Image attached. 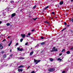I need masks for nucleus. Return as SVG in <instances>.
<instances>
[{"instance_id":"f257e3e1","label":"nucleus","mask_w":73,"mask_h":73,"mask_svg":"<svg viewBox=\"0 0 73 73\" xmlns=\"http://www.w3.org/2000/svg\"><path fill=\"white\" fill-rule=\"evenodd\" d=\"M55 70V68H50L49 69H48V72H53Z\"/></svg>"},{"instance_id":"f03ea898","label":"nucleus","mask_w":73,"mask_h":73,"mask_svg":"<svg viewBox=\"0 0 73 73\" xmlns=\"http://www.w3.org/2000/svg\"><path fill=\"white\" fill-rule=\"evenodd\" d=\"M56 47H53V48H52V50L51 51V52H57V51H58V50L57 49H56Z\"/></svg>"},{"instance_id":"7ed1b4c3","label":"nucleus","mask_w":73,"mask_h":73,"mask_svg":"<svg viewBox=\"0 0 73 73\" xmlns=\"http://www.w3.org/2000/svg\"><path fill=\"white\" fill-rule=\"evenodd\" d=\"M41 61L40 60H37L35 59H34V62H36V64H37L38 62H40Z\"/></svg>"},{"instance_id":"20e7f679","label":"nucleus","mask_w":73,"mask_h":73,"mask_svg":"<svg viewBox=\"0 0 73 73\" xmlns=\"http://www.w3.org/2000/svg\"><path fill=\"white\" fill-rule=\"evenodd\" d=\"M17 50H19V51H20L21 52L22 51H23L24 50V49H23L22 48H20L19 47H18L17 48Z\"/></svg>"},{"instance_id":"39448f33","label":"nucleus","mask_w":73,"mask_h":73,"mask_svg":"<svg viewBox=\"0 0 73 73\" xmlns=\"http://www.w3.org/2000/svg\"><path fill=\"white\" fill-rule=\"evenodd\" d=\"M3 49V43L0 44V49Z\"/></svg>"},{"instance_id":"423d86ee","label":"nucleus","mask_w":73,"mask_h":73,"mask_svg":"<svg viewBox=\"0 0 73 73\" xmlns=\"http://www.w3.org/2000/svg\"><path fill=\"white\" fill-rule=\"evenodd\" d=\"M21 36H22V38H25V34H21Z\"/></svg>"},{"instance_id":"0eeeda50","label":"nucleus","mask_w":73,"mask_h":73,"mask_svg":"<svg viewBox=\"0 0 73 73\" xmlns=\"http://www.w3.org/2000/svg\"><path fill=\"white\" fill-rule=\"evenodd\" d=\"M24 67V66L23 65H20L18 67V68H23Z\"/></svg>"},{"instance_id":"6e6552de","label":"nucleus","mask_w":73,"mask_h":73,"mask_svg":"<svg viewBox=\"0 0 73 73\" xmlns=\"http://www.w3.org/2000/svg\"><path fill=\"white\" fill-rule=\"evenodd\" d=\"M18 72H23V70L22 69H18Z\"/></svg>"},{"instance_id":"1a4fd4ad","label":"nucleus","mask_w":73,"mask_h":73,"mask_svg":"<svg viewBox=\"0 0 73 73\" xmlns=\"http://www.w3.org/2000/svg\"><path fill=\"white\" fill-rule=\"evenodd\" d=\"M16 15V13H14L12 14L11 15V17H14V16H15V15Z\"/></svg>"},{"instance_id":"9d476101","label":"nucleus","mask_w":73,"mask_h":73,"mask_svg":"<svg viewBox=\"0 0 73 73\" xmlns=\"http://www.w3.org/2000/svg\"><path fill=\"white\" fill-rule=\"evenodd\" d=\"M45 42H42V43H40V45H44L45 44Z\"/></svg>"},{"instance_id":"9b49d317","label":"nucleus","mask_w":73,"mask_h":73,"mask_svg":"<svg viewBox=\"0 0 73 73\" xmlns=\"http://www.w3.org/2000/svg\"><path fill=\"white\" fill-rule=\"evenodd\" d=\"M60 5H62L63 4H64V2L63 1H61L60 2Z\"/></svg>"},{"instance_id":"f8f14e48","label":"nucleus","mask_w":73,"mask_h":73,"mask_svg":"<svg viewBox=\"0 0 73 73\" xmlns=\"http://www.w3.org/2000/svg\"><path fill=\"white\" fill-rule=\"evenodd\" d=\"M37 18H33V19H31V20H32V21H33V20H37Z\"/></svg>"},{"instance_id":"ddd939ff","label":"nucleus","mask_w":73,"mask_h":73,"mask_svg":"<svg viewBox=\"0 0 73 73\" xmlns=\"http://www.w3.org/2000/svg\"><path fill=\"white\" fill-rule=\"evenodd\" d=\"M34 52L33 51H32L30 53V55H32V54H33V53H34Z\"/></svg>"},{"instance_id":"4468645a","label":"nucleus","mask_w":73,"mask_h":73,"mask_svg":"<svg viewBox=\"0 0 73 73\" xmlns=\"http://www.w3.org/2000/svg\"><path fill=\"white\" fill-rule=\"evenodd\" d=\"M44 23H47V24H50V22H48L47 21H44Z\"/></svg>"},{"instance_id":"2eb2a0df","label":"nucleus","mask_w":73,"mask_h":73,"mask_svg":"<svg viewBox=\"0 0 73 73\" xmlns=\"http://www.w3.org/2000/svg\"><path fill=\"white\" fill-rule=\"evenodd\" d=\"M4 58H5L7 57V55L6 54H5L3 56Z\"/></svg>"},{"instance_id":"dca6fc26","label":"nucleus","mask_w":73,"mask_h":73,"mask_svg":"<svg viewBox=\"0 0 73 73\" xmlns=\"http://www.w3.org/2000/svg\"><path fill=\"white\" fill-rule=\"evenodd\" d=\"M67 28L66 27L64 29H62V30L61 31L62 32V31H65V29H66Z\"/></svg>"},{"instance_id":"f3484780","label":"nucleus","mask_w":73,"mask_h":73,"mask_svg":"<svg viewBox=\"0 0 73 73\" xmlns=\"http://www.w3.org/2000/svg\"><path fill=\"white\" fill-rule=\"evenodd\" d=\"M49 8V6H47L46 7L44 8V9L45 10V9H47V8Z\"/></svg>"},{"instance_id":"a211bd4d","label":"nucleus","mask_w":73,"mask_h":73,"mask_svg":"<svg viewBox=\"0 0 73 73\" xmlns=\"http://www.w3.org/2000/svg\"><path fill=\"white\" fill-rule=\"evenodd\" d=\"M70 51H68L66 52V53L68 54H70Z\"/></svg>"},{"instance_id":"6ab92c4d","label":"nucleus","mask_w":73,"mask_h":73,"mask_svg":"<svg viewBox=\"0 0 73 73\" xmlns=\"http://www.w3.org/2000/svg\"><path fill=\"white\" fill-rule=\"evenodd\" d=\"M50 61H53V59L52 58H50Z\"/></svg>"},{"instance_id":"aec40b11","label":"nucleus","mask_w":73,"mask_h":73,"mask_svg":"<svg viewBox=\"0 0 73 73\" xmlns=\"http://www.w3.org/2000/svg\"><path fill=\"white\" fill-rule=\"evenodd\" d=\"M23 41V38H21L20 40V41L21 42Z\"/></svg>"},{"instance_id":"412c9836","label":"nucleus","mask_w":73,"mask_h":73,"mask_svg":"<svg viewBox=\"0 0 73 73\" xmlns=\"http://www.w3.org/2000/svg\"><path fill=\"white\" fill-rule=\"evenodd\" d=\"M58 61H61L62 59H60V58H59L58 59Z\"/></svg>"},{"instance_id":"4be33fe9","label":"nucleus","mask_w":73,"mask_h":73,"mask_svg":"<svg viewBox=\"0 0 73 73\" xmlns=\"http://www.w3.org/2000/svg\"><path fill=\"white\" fill-rule=\"evenodd\" d=\"M6 25L7 26H9L10 25V23H7V24Z\"/></svg>"},{"instance_id":"5701e85b","label":"nucleus","mask_w":73,"mask_h":73,"mask_svg":"<svg viewBox=\"0 0 73 73\" xmlns=\"http://www.w3.org/2000/svg\"><path fill=\"white\" fill-rule=\"evenodd\" d=\"M24 58H23L22 57H21L20 58V59H21V60H23V59H24Z\"/></svg>"},{"instance_id":"b1692460","label":"nucleus","mask_w":73,"mask_h":73,"mask_svg":"<svg viewBox=\"0 0 73 73\" xmlns=\"http://www.w3.org/2000/svg\"><path fill=\"white\" fill-rule=\"evenodd\" d=\"M40 38H41L42 40H43L44 38V37H43V36H42L40 37Z\"/></svg>"},{"instance_id":"393cba45","label":"nucleus","mask_w":73,"mask_h":73,"mask_svg":"<svg viewBox=\"0 0 73 73\" xmlns=\"http://www.w3.org/2000/svg\"><path fill=\"white\" fill-rule=\"evenodd\" d=\"M36 5H35V6H34L33 7V8L34 9H35V8H36Z\"/></svg>"},{"instance_id":"a878e982","label":"nucleus","mask_w":73,"mask_h":73,"mask_svg":"<svg viewBox=\"0 0 73 73\" xmlns=\"http://www.w3.org/2000/svg\"><path fill=\"white\" fill-rule=\"evenodd\" d=\"M65 49H63L62 51V52H65Z\"/></svg>"},{"instance_id":"bb28decb","label":"nucleus","mask_w":73,"mask_h":73,"mask_svg":"<svg viewBox=\"0 0 73 73\" xmlns=\"http://www.w3.org/2000/svg\"><path fill=\"white\" fill-rule=\"evenodd\" d=\"M1 53H2V54H3V53H4V51H2L1 52Z\"/></svg>"},{"instance_id":"cd10ccee","label":"nucleus","mask_w":73,"mask_h":73,"mask_svg":"<svg viewBox=\"0 0 73 73\" xmlns=\"http://www.w3.org/2000/svg\"><path fill=\"white\" fill-rule=\"evenodd\" d=\"M31 35V33H29L28 34V35L29 36H30V35Z\"/></svg>"},{"instance_id":"c85d7f7f","label":"nucleus","mask_w":73,"mask_h":73,"mask_svg":"<svg viewBox=\"0 0 73 73\" xmlns=\"http://www.w3.org/2000/svg\"><path fill=\"white\" fill-rule=\"evenodd\" d=\"M64 25H66V24H67V23H66V22H64Z\"/></svg>"},{"instance_id":"c756f323","label":"nucleus","mask_w":73,"mask_h":73,"mask_svg":"<svg viewBox=\"0 0 73 73\" xmlns=\"http://www.w3.org/2000/svg\"><path fill=\"white\" fill-rule=\"evenodd\" d=\"M43 52H44V50H42L41 51L40 53H43Z\"/></svg>"},{"instance_id":"7c9ffc66","label":"nucleus","mask_w":73,"mask_h":73,"mask_svg":"<svg viewBox=\"0 0 73 73\" xmlns=\"http://www.w3.org/2000/svg\"><path fill=\"white\" fill-rule=\"evenodd\" d=\"M52 14H53V15H55V13H54V12H52Z\"/></svg>"},{"instance_id":"2f4dec72","label":"nucleus","mask_w":73,"mask_h":73,"mask_svg":"<svg viewBox=\"0 0 73 73\" xmlns=\"http://www.w3.org/2000/svg\"><path fill=\"white\" fill-rule=\"evenodd\" d=\"M71 21L72 22V23H73V19L72 18L71 19Z\"/></svg>"},{"instance_id":"473e14b6","label":"nucleus","mask_w":73,"mask_h":73,"mask_svg":"<svg viewBox=\"0 0 73 73\" xmlns=\"http://www.w3.org/2000/svg\"><path fill=\"white\" fill-rule=\"evenodd\" d=\"M18 44H19V43H17L16 44L15 46H17V45H18Z\"/></svg>"},{"instance_id":"72a5a7b5","label":"nucleus","mask_w":73,"mask_h":73,"mask_svg":"<svg viewBox=\"0 0 73 73\" xmlns=\"http://www.w3.org/2000/svg\"><path fill=\"white\" fill-rule=\"evenodd\" d=\"M11 3H15V2H14V1H11Z\"/></svg>"},{"instance_id":"f704fd0d","label":"nucleus","mask_w":73,"mask_h":73,"mask_svg":"<svg viewBox=\"0 0 73 73\" xmlns=\"http://www.w3.org/2000/svg\"><path fill=\"white\" fill-rule=\"evenodd\" d=\"M13 55V54H11L10 55V57H12V56Z\"/></svg>"},{"instance_id":"c9c22d12","label":"nucleus","mask_w":73,"mask_h":73,"mask_svg":"<svg viewBox=\"0 0 73 73\" xmlns=\"http://www.w3.org/2000/svg\"><path fill=\"white\" fill-rule=\"evenodd\" d=\"M32 32H33L35 31V29H33L31 30Z\"/></svg>"},{"instance_id":"e433bc0d","label":"nucleus","mask_w":73,"mask_h":73,"mask_svg":"<svg viewBox=\"0 0 73 73\" xmlns=\"http://www.w3.org/2000/svg\"><path fill=\"white\" fill-rule=\"evenodd\" d=\"M11 44L10 43L9 44V45H8L9 46H11Z\"/></svg>"},{"instance_id":"4c0bfd02","label":"nucleus","mask_w":73,"mask_h":73,"mask_svg":"<svg viewBox=\"0 0 73 73\" xmlns=\"http://www.w3.org/2000/svg\"><path fill=\"white\" fill-rule=\"evenodd\" d=\"M28 45V42H27L25 44V45Z\"/></svg>"},{"instance_id":"58836bf2","label":"nucleus","mask_w":73,"mask_h":73,"mask_svg":"<svg viewBox=\"0 0 73 73\" xmlns=\"http://www.w3.org/2000/svg\"><path fill=\"white\" fill-rule=\"evenodd\" d=\"M30 67H31V66H29L27 67V69H29V68H30Z\"/></svg>"},{"instance_id":"ea45409f","label":"nucleus","mask_w":73,"mask_h":73,"mask_svg":"<svg viewBox=\"0 0 73 73\" xmlns=\"http://www.w3.org/2000/svg\"><path fill=\"white\" fill-rule=\"evenodd\" d=\"M31 73H35V71H33L31 72Z\"/></svg>"},{"instance_id":"a19ab883","label":"nucleus","mask_w":73,"mask_h":73,"mask_svg":"<svg viewBox=\"0 0 73 73\" xmlns=\"http://www.w3.org/2000/svg\"><path fill=\"white\" fill-rule=\"evenodd\" d=\"M11 37V36H8V38H10V37Z\"/></svg>"},{"instance_id":"79ce46f5","label":"nucleus","mask_w":73,"mask_h":73,"mask_svg":"<svg viewBox=\"0 0 73 73\" xmlns=\"http://www.w3.org/2000/svg\"><path fill=\"white\" fill-rule=\"evenodd\" d=\"M5 40H6V39H3V41L4 42V41H5Z\"/></svg>"},{"instance_id":"37998d69","label":"nucleus","mask_w":73,"mask_h":73,"mask_svg":"<svg viewBox=\"0 0 73 73\" xmlns=\"http://www.w3.org/2000/svg\"><path fill=\"white\" fill-rule=\"evenodd\" d=\"M73 49V47H72L71 49H70V50H72V49Z\"/></svg>"},{"instance_id":"c03bdc74","label":"nucleus","mask_w":73,"mask_h":73,"mask_svg":"<svg viewBox=\"0 0 73 73\" xmlns=\"http://www.w3.org/2000/svg\"><path fill=\"white\" fill-rule=\"evenodd\" d=\"M12 41L11 40V42H10V44H12Z\"/></svg>"},{"instance_id":"a18cd8bd","label":"nucleus","mask_w":73,"mask_h":73,"mask_svg":"<svg viewBox=\"0 0 73 73\" xmlns=\"http://www.w3.org/2000/svg\"><path fill=\"white\" fill-rule=\"evenodd\" d=\"M62 54V53H60L59 54V56H61Z\"/></svg>"},{"instance_id":"49530a36","label":"nucleus","mask_w":73,"mask_h":73,"mask_svg":"<svg viewBox=\"0 0 73 73\" xmlns=\"http://www.w3.org/2000/svg\"><path fill=\"white\" fill-rule=\"evenodd\" d=\"M2 23V22L1 21H0V24Z\"/></svg>"},{"instance_id":"de8ad7c7","label":"nucleus","mask_w":73,"mask_h":73,"mask_svg":"<svg viewBox=\"0 0 73 73\" xmlns=\"http://www.w3.org/2000/svg\"><path fill=\"white\" fill-rule=\"evenodd\" d=\"M70 25H67V27H69V26H70Z\"/></svg>"},{"instance_id":"09e8293b","label":"nucleus","mask_w":73,"mask_h":73,"mask_svg":"<svg viewBox=\"0 0 73 73\" xmlns=\"http://www.w3.org/2000/svg\"><path fill=\"white\" fill-rule=\"evenodd\" d=\"M10 52L11 53V52H12V49H10Z\"/></svg>"},{"instance_id":"8fccbe9b","label":"nucleus","mask_w":73,"mask_h":73,"mask_svg":"<svg viewBox=\"0 0 73 73\" xmlns=\"http://www.w3.org/2000/svg\"><path fill=\"white\" fill-rule=\"evenodd\" d=\"M71 32H72V33L73 32V31L72 30V31H70Z\"/></svg>"},{"instance_id":"3c124183","label":"nucleus","mask_w":73,"mask_h":73,"mask_svg":"<svg viewBox=\"0 0 73 73\" xmlns=\"http://www.w3.org/2000/svg\"><path fill=\"white\" fill-rule=\"evenodd\" d=\"M31 38H32V39H33V37H31Z\"/></svg>"},{"instance_id":"603ef678","label":"nucleus","mask_w":73,"mask_h":73,"mask_svg":"<svg viewBox=\"0 0 73 73\" xmlns=\"http://www.w3.org/2000/svg\"><path fill=\"white\" fill-rule=\"evenodd\" d=\"M71 2H73V0H71Z\"/></svg>"},{"instance_id":"864d4df0","label":"nucleus","mask_w":73,"mask_h":73,"mask_svg":"<svg viewBox=\"0 0 73 73\" xmlns=\"http://www.w3.org/2000/svg\"><path fill=\"white\" fill-rule=\"evenodd\" d=\"M33 40H35V41H36V39H33Z\"/></svg>"},{"instance_id":"5fc2aeb1","label":"nucleus","mask_w":73,"mask_h":73,"mask_svg":"<svg viewBox=\"0 0 73 73\" xmlns=\"http://www.w3.org/2000/svg\"><path fill=\"white\" fill-rule=\"evenodd\" d=\"M51 19H52V20L53 19V18H51Z\"/></svg>"},{"instance_id":"6e6d98bb","label":"nucleus","mask_w":73,"mask_h":73,"mask_svg":"<svg viewBox=\"0 0 73 73\" xmlns=\"http://www.w3.org/2000/svg\"><path fill=\"white\" fill-rule=\"evenodd\" d=\"M26 36L27 37H28L29 36H28V35H27Z\"/></svg>"},{"instance_id":"4d7b16f0","label":"nucleus","mask_w":73,"mask_h":73,"mask_svg":"<svg viewBox=\"0 0 73 73\" xmlns=\"http://www.w3.org/2000/svg\"><path fill=\"white\" fill-rule=\"evenodd\" d=\"M33 49V48H31V49Z\"/></svg>"},{"instance_id":"13d9d810","label":"nucleus","mask_w":73,"mask_h":73,"mask_svg":"<svg viewBox=\"0 0 73 73\" xmlns=\"http://www.w3.org/2000/svg\"><path fill=\"white\" fill-rule=\"evenodd\" d=\"M29 17H31V16H29Z\"/></svg>"},{"instance_id":"bf43d9fd","label":"nucleus","mask_w":73,"mask_h":73,"mask_svg":"<svg viewBox=\"0 0 73 73\" xmlns=\"http://www.w3.org/2000/svg\"><path fill=\"white\" fill-rule=\"evenodd\" d=\"M48 25H49L50 26V24H49Z\"/></svg>"},{"instance_id":"052dcab7","label":"nucleus","mask_w":73,"mask_h":73,"mask_svg":"<svg viewBox=\"0 0 73 73\" xmlns=\"http://www.w3.org/2000/svg\"><path fill=\"white\" fill-rule=\"evenodd\" d=\"M29 15H31V14H29Z\"/></svg>"},{"instance_id":"680f3d73","label":"nucleus","mask_w":73,"mask_h":73,"mask_svg":"<svg viewBox=\"0 0 73 73\" xmlns=\"http://www.w3.org/2000/svg\"><path fill=\"white\" fill-rule=\"evenodd\" d=\"M0 37H1V36L0 35Z\"/></svg>"}]
</instances>
